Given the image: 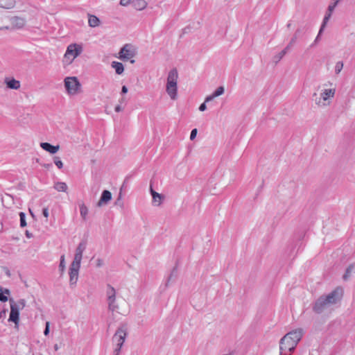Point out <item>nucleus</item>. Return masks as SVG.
<instances>
[{
    "label": "nucleus",
    "mask_w": 355,
    "mask_h": 355,
    "mask_svg": "<svg viewBox=\"0 0 355 355\" xmlns=\"http://www.w3.org/2000/svg\"><path fill=\"white\" fill-rule=\"evenodd\" d=\"M353 269H354V266L353 265H350L349 266H348V268L346 270L345 274L343 275V279H347V277L349 275V274L353 270Z\"/></svg>",
    "instance_id": "e433bc0d"
},
{
    "label": "nucleus",
    "mask_w": 355,
    "mask_h": 355,
    "mask_svg": "<svg viewBox=\"0 0 355 355\" xmlns=\"http://www.w3.org/2000/svg\"><path fill=\"white\" fill-rule=\"evenodd\" d=\"M343 68V62L342 61L337 62L336 63L335 68H334L336 74L340 73V72L342 71Z\"/></svg>",
    "instance_id": "2f4dec72"
},
{
    "label": "nucleus",
    "mask_w": 355,
    "mask_h": 355,
    "mask_svg": "<svg viewBox=\"0 0 355 355\" xmlns=\"http://www.w3.org/2000/svg\"><path fill=\"white\" fill-rule=\"evenodd\" d=\"M299 33H300V30L296 31V32L295 33L294 35L291 39L289 43L285 47L286 50L289 51L291 49V48L293 47V46L296 43L297 37H298Z\"/></svg>",
    "instance_id": "b1692460"
},
{
    "label": "nucleus",
    "mask_w": 355,
    "mask_h": 355,
    "mask_svg": "<svg viewBox=\"0 0 355 355\" xmlns=\"http://www.w3.org/2000/svg\"><path fill=\"white\" fill-rule=\"evenodd\" d=\"M80 268V265H75L74 263H71L69 268V284L71 286H74L76 285L78 279V272Z\"/></svg>",
    "instance_id": "6e6552de"
},
{
    "label": "nucleus",
    "mask_w": 355,
    "mask_h": 355,
    "mask_svg": "<svg viewBox=\"0 0 355 355\" xmlns=\"http://www.w3.org/2000/svg\"><path fill=\"white\" fill-rule=\"evenodd\" d=\"M6 275H7L8 277H10V271H9V270H8V271L6 272Z\"/></svg>",
    "instance_id": "8fccbe9b"
},
{
    "label": "nucleus",
    "mask_w": 355,
    "mask_h": 355,
    "mask_svg": "<svg viewBox=\"0 0 355 355\" xmlns=\"http://www.w3.org/2000/svg\"><path fill=\"white\" fill-rule=\"evenodd\" d=\"M178 73L176 69H171L168 75L166 89H176Z\"/></svg>",
    "instance_id": "1a4fd4ad"
},
{
    "label": "nucleus",
    "mask_w": 355,
    "mask_h": 355,
    "mask_svg": "<svg viewBox=\"0 0 355 355\" xmlns=\"http://www.w3.org/2000/svg\"><path fill=\"white\" fill-rule=\"evenodd\" d=\"M111 65L117 74H121L124 71V67L121 62L113 61Z\"/></svg>",
    "instance_id": "5701e85b"
},
{
    "label": "nucleus",
    "mask_w": 355,
    "mask_h": 355,
    "mask_svg": "<svg viewBox=\"0 0 355 355\" xmlns=\"http://www.w3.org/2000/svg\"><path fill=\"white\" fill-rule=\"evenodd\" d=\"M40 146L42 147V149H44V150H46L51 154L56 153L60 148V146L58 145L53 146L51 144L47 143V142L41 143Z\"/></svg>",
    "instance_id": "f3484780"
},
{
    "label": "nucleus",
    "mask_w": 355,
    "mask_h": 355,
    "mask_svg": "<svg viewBox=\"0 0 355 355\" xmlns=\"http://www.w3.org/2000/svg\"><path fill=\"white\" fill-rule=\"evenodd\" d=\"M150 192L153 196V202L155 203L156 205H159L162 199L161 195L155 191L152 188H150Z\"/></svg>",
    "instance_id": "bb28decb"
},
{
    "label": "nucleus",
    "mask_w": 355,
    "mask_h": 355,
    "mask_svg": "<svg viewBox=\"0 0 355 355\" xmlns=\"http://www.w3.org/2000/svg\"><path fill=\"white\" fill-rule=\"evenodd\" d=\"M108 309L112 312H114L119 309V305L116 303V297L107 299Z\"/></svg>",
    "instance_id": "aec40b11"
},
{
    "label": "nucleus",
    "mask_w": 355,
    "mask_h": 355,
    "mask_svg": "<svg viewBox=\"0 0 355 355\" xmlns=\"http://www.w3.org/2000/svg\"><path fill=\"white\" fill-rule=\"evenodd\" d=\"M121 89H127V88H126V87L125 85H123Z\"/></svg>",
    "instance_id": "3c124183"
},
{
    "label": "nucleus",
    "mask_w": 355,
    "mask_h": 355,
    "mask_svg": "<svg viewBox=\"0 0 355 355\" xmlns=\"http://www.w3.org/2000/svg\"><path fill=\"white\" fill-rule=\"evenodd\" d=\"M343 289L338 287L327 295H322L313 304V311L317 313H321L331 305L336 304L340 300L343 296Z\"/></svg>",
    "instance_id": "f257e3e1"
},
{
    "label": "nucleus",
    "mask_w": 355,
    "mask_h": 355,
    "mask_svg": "<svg viewBox=\"0 0 355 355\" xmlns=\"http://www.w3.org/2000/svg\"><path fill=\"white\" fill-rule=\"evenodd\" d=\"M85 249H86V243L84 241L80 242L76 249L74 259L71 263H74L75 265H78V264L80 265L81 260L83 258V253Z\"/></svg>",
    "instance_id": "9d476101"
},
{
    "label": "nucleus",
    "mask_w": 355,
    "mask_h": 355,
    "mask_svg": "<svg viewBox=\"0 0 355 355\" xmlns=\"http://www.w3.org/2000/svg\"><path fill=\"white\" fill-rule=\"evenodd\" d=\"M54 189L58 191L66 192L68 187L65 182H58L55 184Z\"/></svg>",
    "instance_id": "a878e982"
},
{
    "label": "nucleus",
    "mask_w": 355,
    "mask_h": 355,
    "mask_svg": "<svg viewBox=\"0 0 355 355\" xmlns=\"http://www.w3.org/2000/svg\"><path fill=\"white\" fill-rule=\"evenodd\" d=\"M224 91L225 90H215V92L211 94V95H209L208 96L206 97L205 98V103H207L208 104H209L210 106H214L215 105V103H214V99L220 96V95H223L224 94Z\"/></svg>",
    "instance_id": "dca6fc26"
},
{
    "label": "nucleus",
    "mask_w": 355,
    "mask_h": 355,
    "mask_svg": "<svg viewBox=\"0 0 355 355\" xmlns=\"http://www.w3.org/2000/svg\"><path fill=\"white\" fill-rule=\"evenodd\" d=\"M135 54L134 47L130 44H126L121 49L119 53V58L123 61L129 60L134 58Z\"/></svg>",
    "instance_id": "0eeeda50"
},
{
    "label": "nucleus",
    "mask_w": 355,
    "mask_h": 355,
    "mask_svg": "<svg viewBox=\"0 0 355 355\" xmlns=\"http://www.w3.org/2000/svg\"><path fill=\"white\" fill-rule=\"evenodd\" d=\"M15 0H0V8L3 9H11L15 6Z\"/></svg>",
    "instance_id": "412c9836"
},
{
    "label": "nucleus",
    "mask_w": 355,
    "mask_h": 355,
    "mask_svg": "<svg viewBox=\"0 0 355 355\" xmlns=\"http://www.w3.org/2000/svg\"><path fill=\"white\" fill-rule=\"evenodd\" d=\"M217 89H223V87H218Z\"/></svg>",
    "instance_id": "603ef678"
},
{
    "label": "nucleus",
    "mask_w": 355,
    "mask_h": 355,
    "mask_svg": "<svg viewBox=\"0 0 355 355\" xmlns=\"http://www.w3.org/2000/svg\"><path fill=\"white\" fill-rule=\"evenodd\" d=\"M10 313L8 318L9 322H12L15 327H18L19 322V311L26 306V301L24 299L15 302L12 299L10 300Z\"/></svg>",
    "instance_id": "7ed1b4c3"
},
{
    "label": "nucleus",
    "mask_w": 355,
    "mask_h": 355,
    "mask_svg": "<svg viewBox=\"0 0 355 355\" xmlns=\"http://www.w3.org/2000/svg\"><path fill=\"white\" fill-rule=\"evenodd\" d=\"M26 235L28 238H31V234L28 232V231H26Z\"/></svg>",
    "instance_id": "de8ad7c7"
},
{
    "label": "nucleus",
    "mask_w": 355,
    "mask_h": 355,
    "mask_svg": "<svg viewBox=\"0 0 355 355\" xmlns=\"http://www.w3.org/2000/svg\"><path fill=\"white\" fill-rule=\"evenodd\" d=\"M338 1H334V2L331 3L329 5L327 12H326L324 17L323 19L322 27L325 26L327 22L331 18V14H332L333 11L334 10L335 8L336 7V6L338 5Z\"/></svg>",
    "instance_id": "2eb2a0df"
},
{
    "label": "nucleus",
    "mask_w": 355,
    "mask_h": 355,
    "mask_svg": "<svg viewBox=\"0 0 355 355\" xmlns=\"http://www.w3.org/2000/svg\"><path fill=\"white\" fill-rule=\"evenodd\" d=\"M114 110L116 112H119L123 110V107L121 104H119L115 107Z\"/></svg>",
    "instance_id": "49530a36"
},
{
    "label": "nucleus",
    "mask_w": 355,
    "mask_h": 355,
    "mask_svg": "<svg viewBox=\"0 0 355 355\" xmlns=\"http://www.w3.org/2000/svg\"><path fill=\"white\" fill-rule=\"evenodd\" d=\"M302 329H297L295 330H293L291 332H288L286 334L287 335L290 336V339L293 341V343L295 344V345H297L298 342L301 340L302 337Z\"/></svg>",
    "instance_id": "4468645a"
},
{
    "label": "nucleus",
    "mask_w": 355,
    "mask_h": 355,
    "mask_svg": "<svg viewBox=\"0 0 355 355\" xmlns=\"http://www.w3.org/2000/svg\"><path fill=\"white\" fill-rule=\"evenodd\" d=\"M5 83H6L8 89H19L21 86L20 82L14 78H6Z\"/></svg>",
    "instance_id": "a211bd4d"
},
{
    "label": "nucleus",
    "mask_w": 355,
    "mask_h": 355,
    "mask_svg": "<svg viewBox=\"0 0 355 355\" xmlns=\"http://www.w3.org/2000/svg\"><path fill=\"white\" fill-rule=\"evenodd\" d=\"M104 264V262H103V260L102 259H100V258H98L96 260V266L97 268H101L103 266Z\"/></svg>",
    "instance_id": "4c0bfd02"
},
{
    "label": "nucleus",
    "mask_w": 355,
    "mask_h": 355,
    "mask_svg": "<svg viewBox=\"0 0 355 355\" xmlns=\"http://www.w3.org/2000/svg\"><path fill=\"white\" fill-rule=\"evenodd\" d=\"M128 90H121V95H122V97L119 100V104H122L123 103L125 102V98L123 97V95L125 94L127 92H128Z\"/></svg>",
    "instance_id": "58836bf2"
},
{
    "label": "nucleus",
    "mask_w": 355,
    "mask_h": 355,
    "mask_svg": "<svg viewBox=\"0 0 355 355\" xmlns=\"http://www.w3.org/2000/svg\"><path fill=\"white\" fill-rule=\"evenodd\" d=\"M49 326H50L49 322H46V325H45V329L44 331V334L45 336H47L49 334Z\"/></svg>",
    "instance_id": "ea45409f"
},
{
    "label": "nucleus",
    "mask_w": 355,
    "mask_h": 355,
    "mask_svg": "<svg viewBox=\"0 0 355 355\" xmlns=\"http://www.w3.org/2000/svg\"><path fill=\"white\" fill-rule=\"evenodd\" d=\"M335 94V90H315L311 100L319 107L329 105Z\"/></svg>",
    "instance_id": "f03ea898"
},
{
    "label": "nucleus",
    "mask_w": 355,
    "mask_h": 355,
    "mask_svg": "<svg viewBox=\"0 0 355 355\" xmlns=\"http://www.w3.org/2000/svg\"><path fill=\"white\" fill-rule=\"evenodd\" d=\"M116 290L114 289V288L113 286H112L111 285L108 284L107 286V290H106L107 299H108L110 297H116Z\"/></svg>",
    "instance_id": "cd10ccee"
},
{
    "label": "nucleus",
    "mask_w": 355,
    "mask_h": 355,
    "mask_svg": "<svg viewBox=\"0 0 355 355\" xmlns=\"http://www.w3.org/2000/svg\"><path fill=\"white\" fill-rule=\"evenodd\" d=\"M4 28L5 29H8L9 28L8 26H6Z\"/></svg>",
    "instance_id": "6e6d98bb"
},
{
    "label": "nucleus",
    "mask_w": 355,
    "mask_h": 355,
    "mask_svg": "<svg viewBox=\"0 0 355 355\" xmlns=\"http://www.w3.org/2000/svg\"><path fill=\"white\" fill-rule=\"evenodd\" d=\"M79 208H80V214L83 218V220H86L87 216L88 214V208L87 206L83 203L79 204Z\"/></svg>",
    "instance_id": "393cba45"
},
{
    "label": "nucleus",
    "mask_w": 355,
    "mask_h": 355,
    "mask_svg": "<svg viewBox=\"0 0 355 355\" xmlns=\"http://www.w3.org/2000/svg\"><path fill=\"white\" fill-rule=\"evenodd\" d=\"M10 22L12 28L19 30L22 29L25 27L26 24V19L22 17L14 16L10 17Z\"/></svg>",
    "instance_id": "9b49d317"
},
{
    "label": "nucleus",
    "mask_w": 355,
    "mask_h": 355,
    "mask_svg": "<svg viewBox=\"0 0 355 355\" xmlns=\"http://www.w3.org/2000/svg\"><path fill=\"white\" fill-rule=\"evenodd\" d=\"M324 28V27H322V25L321 27H320V29L319 31V33H318V34L317 35V37H315V39L313 41V42L310 45L311 48L314 47L318 44V42L320 41V35L322 34Z\"/></svg>",
    "instance_id": "7c9ffc66"
},
{
    "label": "nucleus",
    "mask_w": 355,
    "mask_h": 355,
    "mask_svg": "<svg viewBox=\"0 0 355 355\" xmlns=\"http://www.w3.org/2000/svg\"><path fill=\"white\" fill-rule=\"evenodd\" d=\"M287 26L289 28L291 26V24H288Z\"/></svg>",
    "instance_id": "5fc2aeb1"
},
{
    "label": "nucleus",
    "mask_w": 355,
    "mask_h": 355,
    "mask_svg": "<svg viewBox=\"0 0 355 355\" xmlns=\"http://www.w3.org/2000/svg\"><path fill=\"white\" fill-rule=\"evenodd\" d=\"M178 90H166L168 95L172 100H175L178 97Z\"/></svg>",
    "instance_id": "f704fd0d"
},
{
    "label": "nucleus",
    "mask_w": 355,
    "mask_h": 355,
    "mask_svg": "<svg viewBox=\"0 0 355 355\" xmlns=\"http://www.w3.org/2000/svg\"><path fill=\"white\" fill-rule=\"evenodd\" d=\"M196 135H197V129H193L191 130V135H190L191 140H193V139H195V137H196Z\"/></svg>",
    "instance_id": "37998d69"
},
{
    "label": "nucleus",
    "mask_w": 355,
    "mask_h": 355,
    "mask_svg": "<svg viewBox=\"0 0 355 355\" xmlns=\"http://www.w3.org/2000/svg\"><path fill=\"white\" fill-rule=\"evenodd\" d=\"M88 24L92 28L98 27L100 26L101 21L96 15L88 14Z\"/></svg>",
    "instance_id": "6ab92c4d"
},
{
    "label": "nucleus",
    "mask_w": 355,
    "mask_h": 355,
    "mask_svg": "<svg viewBox=\"0 0 355 355\" xmlns=\"http://www.w3.org/2000/svg\"><path fill=\"white\" fill-rule=\"evenodd\" d=\"M130 62H131V63H134V62H135V60H132L130 61Z\"/></svg>",
    "instance_id": "864d4df0"
},
{
    "label": "nucleus",
    "mask_w": 355,
    "mask_h": 355,
    "mask_svg": "<svg viewBox=\"0 0 355 355\" xmlns=\"http://www.w3.org/2000/svg\"><path fill=\"white\" fill-rule=\"evenodd\" d=\"M131 0H120V5L127 6L130 3Z\"/></svg>",
    "instance_id": "a19ab883"
},
{
    "label": "nucleus",
    "mask_w": 355,
    "mask_h": 355,
    "mask_svg": "<svg viewBox=\"0 0 355 355\" xmlns=\"http://www.w3.org/2000/svg\"><path fill=\"white\" fill-rule=\"evenodd\" d=\"M54 163L57 166V167L60 169H61L63 167L62 162L58 157H54Z\"/></svg>",
    "instance_id": "c9c22d12"
},
{
    "label": "nucleus",
    "mask_w": 355,
    "mask_h": 355,
    "mask_svg": "<svg viewBox=\"0 0 355 355\" xmlns=\"http://www.w3.org/2000/svg\"><path fill=\"white\" fill-rule=\"evenodd\" d=\"M112 200V193L107 190H104L101 196L100 200L97 202L98 207H102L107 205Z\"/></svg>",
    "instance_id": "ddd939ff"
},
{
    "label": "nucleus",
    "mask_w": 355,
    "mask_h": 355,
    "mask_svg": "<svg viewBox=\"0 0 355 355\" xmlns=\"http://www.w3.org/2000/svg\"><path fill=\"white\" fill-rule=\"evenodd\" d=\"M207 103H205V101L203 103H202L199 107V110L201 112L205 111L207 109V105H206Z\"/></svg>",
    "instance_id": "c03bdc74"
},
{
    "label": "nucleus",
    "mask_w": 355,
    "mask_h": 355,
    "mask_svg": "<svg viewBox=\"0 0 355 355\" xmlns=\"http://www.w3.org/2000/svg\"><path fill=\"white\" fill-rule=\"evenodd\" d=\"M288 51L287 50H286V49L284 48L282 51H280L278 54L275 55L274 56V61L277 63L278 62H279L282 58L288 53Z\"/></svg>",
    "instance_id": "c756f323"
},
{
    "label": "nucleus",
    "mask_w": 355,
    "mask_h": 355,
    "mask_svg": "<svg viewBox=\"0 0 355 355\" xmlns=\"http://www.w3.org/2000/svg\"><path fill=\"white\" fill-rule=\"evenodd\" d=\"M279 345L281 355H291L297 346L287 334L280 340Z\"/></svg>",
    "instance_id": "39448f33"
},
{
    "label": "nucleus",
    "mask_w": 355,
    "mask_h": 355,
    "mask_svg": "<svg viewBox=\"0 0 355 355\" xmlns=\"http://www.w3.org/2000/svg\"><path fill=\"white\" fill-rule=\"evenodd\" d=\"M133 6L137 10H142L147 6V2L145 0H136L133 1Z\"/></svg>",
    "instance_id": "4be33fe9"
},
{
    "label": "nucleus",
    "mask_w": 355,
    "mask_h": 355,
    "mask_svg": "<svg viewBox=\"0 0 355 355\" xmlns=\"http://www.w3.org/2000/svg\"><path fill=\"white\" fill-rule=\"evenodd\" d=\"M65 89H79L81 85L76 77H67L64 79Z\"/></svg>",
    "instance_id": "f8f14e48"
},
{
    "label": "nucleus",
    "mask_w": 355,
    "mask_h": 355,
    "mask_svg": "<svg viewBox=\"0 0 355 355\" xmlns=\"http://www.w3.org/2000/svg\"><path fill=\"white\" fill-rule=\"evenodd\" d=\"M19 216H20V226L21 227H24L25 226H26V215L24 212H20L19 213Z\"/></svg>",
    "instance_id": "473e14b6"
},
{
    "label": "nucleus",
    "mask_w": 355,
    "mask_h": 355,
    "mask_svg": "<svg viewBox=\"0 0 355 355\" xmlns=\"http://www.w3.org/2000/svg\"><path fill=\"white\" fill-rule=\"evenodd\" d=\"M79 91L80 90H71V89H69V90H67V94L69 96H73V95L78 94Z\"/></svg>",
    "instance_id": "79ce46f5"
},
{
    "label": "nucleus",
    "mask_w": 355,
    "mask_h": 355,
    "mask_svg": "<svg viewBox=\"0 0 355 355\" xmlns=\"http://www.w3.org/2000/svg\"><path fill=\"white\" fill-rule=\"evenodd\" d=\"M127 336L126 329L123 327L119 328L113 336L112 341L116 343L114 350V355H119L121 349Z\"/></svg>",
    "instance_id": "20e7f679"
},
{
    "label": "nucleus",
    "mask_w": 355,
    "mask_h": 355,
    "mask_svg": "<svg viewBox=\"0 0 355 355\" xmlns=\"http://www.w3.org/2000/svg\"><path fill=\"white\" fill-rule=\"evenodd\" d=\"M82 51L83 48L80 45L71 44L67 46L64 58L71 62L81 53Z\"/></svg>",
    "instance_id": "423d86ee"
},
{
    "label": "nucleus",
    "mask_w": 355,
    "mask_h": 355,
    "mask_svg": "<svg viewBox=\"0 0 355 355\" xmlns=\"http://www.w3.org/2000/svg\"><path fill=\"white\" fill-rule=\"evenodd\" d=\"M42 214L45 218L49 217V209L47 207H45L42 209Z\"/></svg>",
    "instance_id": "a18cd8bd"
},
{
    "label": "nucleus",
    "mask_w": 355,
    "mask_h": 355,
    "mask_svg": "<svg viewBox=\"0 0 355 355\" xmlns=\"http://www.w3.org/2000/svg\"><path fill=\"white\" fill-rule=\"evenodd\" d=\"M58 348H59V347H58V345L57 344H55V345H54V349H55V351H57V350L58 349Z\"/></svg>",
    "instance_id": "09e8293b"
},
{
    "label": "nucleus",
    "mask_w": 355,
    "mask_h": 355,
    "mask_svg": "<svg viewBox=\"0 0 355 355\" xmlns=\"http://www.w3.org/2000/svg\"><path fill=\"white\" fill-rule=\"evenodd\" d=\"M0 291L1 292V293H0V301L2 302H7L8 300V298L4 294L10 295V291L8 289H7V288H5L3 291L2 288L0 286Z\"/></svg>",
    "instance_id": "c85d7f7f"
},
{
    "label": "nucleus",
    "mask_w": 355,
    "mask_h": 355,
    "mask_svg": "<svg viewBox=\"0 0 355 355\" xmlns=\"http://www.w3.org/2000/svg\"><path fill=\"white\" fill-rule=\"evenodd\" d=\"M59 268H60V271L62 272H63L64 269H65V259H64V254L60 257V261Z\"/></svg>",
    "instance_id": "72a5a7b5"
}]
</instances>
